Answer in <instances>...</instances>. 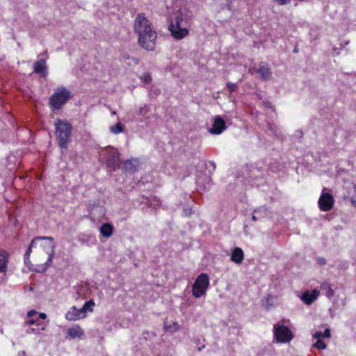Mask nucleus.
I'll return each mask as SVG.
<instances>
[{
	"mask_svg": "<svg viewBox=\"0 0 356 356\" xmlns=\"http://www.w3.org/2000/svg\"><path fill=\"white\" fill-rule=\"evenodd\" d=\"M323 337L324 338H330V330L327 328L325 330V331L323 332Z\"/></svg>",
	"mask_w": 356,
	"mask_h": 356,
	"instance_id": "36",
	"label": "nucleus"
},
{
	"mask_svg": "<svg viewBox=\"0 0 356 356\" xmlns=\"http://www.w3.org/2000/svg\"><path fill=\"white\" fill-rule=\"evenodd\" d=\"M95 305V302L92 300H90L89 301H87L85 302V304L83 306V310H88L90 312H92L93 310V307Z\"/></svg>",
	"mask_w": 356,
	"mask_h": 356,
	"instance_id": "25",
	"label": "nucleus"
},
{
	"mask_svg": "<svg viewBox=\"0 0 356 356\" xmlns=\"http://www.w3.org/2000/svg\"><path fill=\"white\" fill-rule=\"evenodd\" d=\"M244 259V254L241 248H235L231 255L232 261L236 264H241Z\"/></svg>",
	"mask_w": 356,
	"mask_h": 356,
	"instance_id": "17",
	"label": "nucleus"
},
{
	"mask_svg": "<svg viewBox=\"0 0 356 356\" xmlns=\"http://www.w3.org/2000/svg\"><path fill=\"white\" fill-rule=\"evenodd\" d=\"M267 126H268V129H266V131H269V134H271L275 135L276 134V129L274 127V126L272 125V124H268Z\"/></svg>",
	"mask_w": 356,
	"mask_h": 356,
	"instance_id": "30",
	"label": "nucleus"
},
{
	"mask_svg": "<svg viewBox=\"0 0 356 356\" xmlns=\"http://www.w3.org/2000/svg\"><path fill=\"white\" fill-rule=\"evenodd\" d=\"M39 317L41 319H45L47 318V315L44 313H40V315H39Z\"/></svg>",
	"mask_w": 356,
	"mask_h": 356,
	"instance_id": "41",
	"label": "nucleus"
},
{
	"mask_svg": "<svg viewBox=\"0 0 356 356\" xmlns=\"http://www.w3.org/2000/svg\"><path fill=\"white\" fill-rule=\"evenodd\" d=\"M314 347L318 350H323L326 348V344L321 339H317L316 343L314 344Z\"/></svg>",
	"mask_w": 356,
	"mask_h": 356,
	"instance_id": "27",
	"label": "nucleus"
},
{
	"mask_svg": "<svg viewBox=\"0 0 356 356\" xmlns=\"http://www.w3.org/2000/svg\"><path fill=\"white\" fill-rule=\"evenodd\" d=\"M275 2L278 3L280 5H286L290 3L291 0H274Z\"/></svg>",
	"mask_w": 356,
	"mask_h": 356,
	"instance_id": "34",
	"label": "nucleus"
},
{
	"mask_svg": "<svg viewBox=\"0 0 356 356\" xmlns=\"http://www.w3.org/2000/svg\"><path fill=\"white\" fill-rule=\"evenodd\" d=\"M163 328L166 332L174 333L179 330V325L177 322L168 321L167 318L164 321Z\"/></svg>",
	"mask_w": 356,
	"mask_h": 356,
	"instance_id": "16",
	"label": "nucleus"
},
{
	"mask_svg": "<svg viewBox=\"0 0 356 356\" xmlns=\"http://www.w3.org/2000/svg\"><path fill=\"white\" fill-rule=\"evenodd\" d=\"M106 165L113 170H116L120 167V154L113 147H110L106 156Z\"/></svg>",
	"mask_w": 356,
	"mask_h": 356,
	"instance_id": "9",
	"label": "nucleus"
},
{
	"mask_svg": "<svg viewBox=\"0 0 356 356\" xmlns=\"http://www.w3.org/2000/svg\"><path fill=\"white\" fill-rule=\"evenodd\" d=\"M319 292L316 289H314L312 293L305 292L301 296V300L307 305H311L317 299Z\"/></svg>",
	"mask_w": 356,
	"mask_h": 356,
	"instance_id": "14",
	"label": "nucleus"
},
{
	"mask_svg": "<svg viewBox=\"0 0 356 356\" xmlns=\"http://www.w3.org/2000/svg\"><path fill=\"white\" fill-rule=\"evenodd\" d=\"M65 318L69 321H76L80 319L78 309L75 306L71 307L70 309L66 313Z\"/></svg>",
	"mask_w": 356,
	"mask_h": 356,
	"instance_id": "22",
	"label": "nucleus"
},
{
	"mask_svg": "<svg viewBox=\"0 0 356 356\" xmlns=\"http://www.w3.org/2000/svg\"><path fill=\"white\" fill-rule=\"evenodd\" d=\"M349 44V41H348V40L345 41V42H344V44H343V47H345V45H347V44Z\"/></svg>",
	"mask_w": 356,
	"mask_h": 356,
	"instance_id": "46",
	"label": "nucleus"
},
{
	"mask_svg": "<svg viewBox=\"0 0 356 356\" xmlns=\"http://www.w3.org/2000/svg\"><path fill=\"white\" fill-rule=\"evenodd\" d=\"M35 332V328H33V327L29 328V329H28V330H26V332H27L28 334L34 333Z\"/></svg>",
	"mask_w": 356,
	"mask_h": 356,
	"instance_id": "40",
	"label": "nucleus"
},
{
	"mask_svg": "<svg viewBox=\"0 0 356 356\" xmlns=\"http://www.w3.org/2000/svg\"><path fill=\"white\" fill-rule=\"evenodd\" d=\"M31 263L30 260H24L25 265L30 269L29 264Z\"/></svg>",
	"mask_w": 356,
	"mask_h": 356,
	"instance_id": "43",
	"label": "nucleus"
},
{
	"mask_svg": "<svg viewBox=\"0 0 356 356\" xmlns=\"http://www.w3.org/2000/svg\"><path fill=\"white\" fill-rule=\"evenodd\" d=\"M354 188H355V195H354V197H355V198H356V187H355V186H354Z\"/></svg>",
	"mask_w": 356,
	"mask_h": 356,
	"instance_id": "47",
	"label": "nucleus"
},
{
	"mask_svg": "<svg viewBox=\"0 0 356 356\" xmlns=\"http://www.w3.org/2000/svg\"><path fill=\"white\" fill-rule=\"evenodd\" d=\"M327 189L324 188L322 191L321 195L318 199V207L322 211H330L334 203V200L332 194L325 193Z\"/></svg>",
	"mask_w": 356,
	"mask_h": 356,
	"instance_id": "8",
	"label": "nucleus"
},
{
	"mask_svg": "<svg viewBox=\"0 0 356 356\" xmlns=\"http://www.w3.org/2000/svg\"><path fill=\"white\" fill-rule=\"evenodd\" d=\"M226 88L230 92H236L238 89L237 84L232 82H227L226 84Z\"/></svg>",
	"mask_w": 356,
	"mask_h": 356,
	"instance_id": "26",
	"label": "nucleus"
},
{
	"mask_svg": "<svg viewBox=\"0 0 356 356\" xmlns=\"http://www.w3.org/2000/svg\"><path fill=\"white\" fill-rule=\"evenodd\" d=\"M210 164L213 167V168H216V163L213 161H211Z\"/></svg>",
	"mask_w": 356,
	"mask_h": 356,
	"instance_id": "45",
	"label": "nucleus"
},
{
	"mask_svg": "<svg viewBox=\"0 0 356 356\" xmlns=\"http://www.w3.org/2000/svg\"><path fill=\"white\" fill-rule=\"evenodd\" d=\"M78 312L79 314V318H83L86 316L85 314L86 312V310H83V307L80 309H78Z\"/></svg>",
	"mask_w": 356,
	"mask_h": 356,
	"instance_id": "35",
	"label": "nucleus"
},
{
	"mask_svg": "<svg viewBox=\"0 0 356 356\" xmlns=\"http://www.w3.org/2000/svg\"><path fill=\"white\" fill-rule=\"evenodd\" d=\"M350 201H351V203L353 204V205H356V198L355 197H352L350 199Z\"/></svg>",
	"mask_w": 356,
	"mask_h": 356,
	"instance_id": "42",
	"label": "nucleus"
},
{
	"mask_svg": "<svg viewBox=\"0 0 356 356\" xmlns=\"http://www.w3.org/2000/svg\"><path fill=\"white\" fill-rule=\"evenodd\" d=\"M192 213H193V210L191 208H186L183 210L182 215L184 216H189L192 214Z\"/></svg>",
	"mask_w": 356,
	"mask_h": 356,
	"instance_id": "31",
	"label": "nucleus"
},
{
	"mask_svg": "<svg viewBox=\"0 0 356 356\" xmlns=\"http://www.w3.org/2000/svg\"><path fill=\"white\" fill-rule=\"evenodd\" d=\"M36 314H37L36 311L31 310V311H29L28 312L27 316H28V317H32V316H33L34 315H36Z\"/></svg>",
	"mask_w": 356,
	"mask_h": 356,
	"instance_id": "39",
	"label": "nucleus"
},
{
	"mask_svg": "<svg viewBox=\"0 0 356 356\" xmlns=\"http://www.w3.org/2000/svg\"><path fill=\"white\" fill-rule=\"evenodd\" d=\"M317 261L320 265H325L326 264V260L323 257H318Z\"/></svg>",
	"mask_w": 356,
	"mask_h": 356,
	"instance_id": "37",
	"label": "nucleus"
},
{
	"mask_svg": "<svg viewBox=\"0 0 356 356\" xmlns=\"http://www.w3.org/2000/svg\"><path fill=\"white\" fill-rule=\"evenodd\" d=\"M113 226L108 222L104 223L100 227V233L104 237L108 238L112 236Z\"/></svg>",
	"mask_w": 356,
	"mask_h": 356,
	"instance_id": "19",
	"label": "nucleus"
},
{
	"mask_svg": "<svg viewBox=\"0 0 356 356\" xmlns=\"http://www.w3.org/2000/svg\"><path fill=\"white\" fill-rule=\"evenodd\" d=\"M261 304L267 310H270L275 307V305L273 301V296L270 295H268L267 297L262 299Z\"/></svg>",
	"mask_w": 356,
	"mask_h": 356,
	"instance_id": "23",
	"label": "nucleus"
},
{
	"mask_svg": "<svg viewBox=\"0 0 356 356\" xmlns=\"http://www.w3.org/2000/svg\"><path fill=\"white\" fill-rule=\"evenodd\" d=\"M38 322L37 319L31 318L26 322L28 325H33L35 324Z\"/></svg>",
	"mask_w": 356,
	"mask_h": 356,
	"instance_id": "38",
	"label": "nucleus"
},
{
	"mask_svg": "<svg viewBox=\"0 0 356 356\" xmlns=\"http://www.w3.org/2000/svg\"><path fill=\"white\" fill-rule=\"evenodd\" d=\"M38 241H53L54 238L51 236H35V237H34L31 240L30 245H29L27 250L25 252V253H26V254H31V253L32 252V248L34 246L35 243Z\"/></svg>",
	"mask_w": 356,
	"mask_h": 356,
	"instance_id": "20",
	"label": "nucleus"
},
{
	"mask_svg": "<svg viewBox=\"0 0 356 356\" xmlns=\"http://www.w3.org/2000/svg\"><path fill=\"white\" fill-rule=\"evenodd\" d=\"M209 284V276L206 273H201L196 278L193 284L192 293L195 298H200L203 296Z\"/></svg>",
	"mask_w": 356,
	"mask_h": 356,
	"instance_id": "5",
	"label": "nucleus"
},
{
	"mask_svg": "<svg viewBox=\"0 0 356 356\" xmlns=\"http://www.w3.org/2000/svg\"><path fill=\"white\" fill-rule=\"evenodd\" d=\"M110 131L114 134H118L124 132V127L121 122H118L116 124L110 127Z\"/></svg>",
	"mask_w": 356,
	"mask_h": 356,
	"instance_id": "24",
	"label": "nucleus"
},
{
	"mask_svg": "<svg viewBox=\"0 0 356 356\" xmlns=\"http://www.w3.org/2000/svg\"><path fill=\"white\" fill-rule=\"evenodd\" d=\"M8 257V253L6 250L0 249V273L7 271Z\"/></svg>",
	"mask_w": 356,
	"mask_h": 356,
	"instance_id": "15",
	"label": "nucleus"
},
{
	"mask_svg": "<svg viewBox=\"0 0 356 356\" xmlns=\"http://www.w3.org/2000/svg\"><path fill=\"white\" fill-rule=\"evenodd\" d=\"M294 52H298V49L296 48L294 49L293 50Z\"/></svg>",
	"mask_w": 356,
	"mask_h": 356,
	"instance_id": "49",
	"label": "nucleus"
},
{
	"mask_svg": "<svg viewBox=\"0 0 356 356\" xmlns=\"http://www.w3.org/2000/svg\"><path fill=\"white\" fill-rule=\"evenodd\" d=\"M170 20L168 30L175 39L181 40L189 33L190 19L181 10H178Z\"/></svg>",
	"mask_w": 356,
	"mask_h": 356,
	"instance_id": "2",
	"label": "nucleus"
},
{
	"mask_svg": "<svg viewBox=\"0 0 356 356\" xmlns=\"http://www.w3.org/2000/svg\"><path fill=\"white\" fill-rule=\"evenodd\" d=\"M270 211L266 206L260 207L253 211L252 220L253 221L261 220L266 218Z\"/></svg>",
	"mask_w": 356,
	"mask_h": 356,
	"instance_id": "13",
	"label": "nucleus"
},
{
	"mask_svg": "<svg viewBox=\"0 0 356 356\" xmlns=\"http://www.w3.org/2000/svg\"><path fill=\"white\" fill-rule=\"evenodd\" d=\"M148 110L147 109V105H145L143 107H140L138 111V114L141 115H145Z\"/></svg>",
	"mask_w": 356,
	"mask_h": 356,
	"instance_id": "32",
	"label": "nucleus"
},
{
	"mask_svg": "<svg viewBox=\"0 0 356 356\" xmlns=\"http://www.w3.org/2000/svg\"><path fill=\"white\" fill-rule=\"evenodd\" d=\"M273 332L274 337L277 342L287 343L293 339L292 332L284 325H275Z\"/></svg>",
	"mask_w": 356,
	"mask_h": 356,
	"instance_id": "6",
	"label": "nucleus"
},
{
	"mask_svg": "<svg viewBox=\"0 0 356 356\" xmlns=\"http://www.w3.org/2000/svg\"><path fill=\"white\" fill-rule=\"evenodd\" d=\"M320 289L325 292V296L328 298H332L334 295V290L332 289L331 285L327 282H323V283H321Z\"/></svg>",
	"mask_w": 356,
	"mask_h": 356,
	"instance_id": "21",
	"label": "nucleus"
},
{
	"mask_svg": "<svg viewBox=\"0 0 356 356\" xmlns=\"http://www.w3.org/2000/svg\"><path fill=\"white\" fill-rule=\"evenodd\" d=\"M71 97V92L65 88H58L49 97V105L53 111L59 110Z\"/></svg>",
	"mask_w": 356,
	"mask_h": 356,
	"instance_id": "4",
	"label": "nucleus"
},
{
	"mask_svg": "<svg viewBox=\"0 0 356 356\" xmlns=\"http://www.w3.org/2000/svg\"><path fill=\"white\" fill-rule=\"evenodd\" d=\"M33 72L39 74L42 77L47 76V66L44 59H40L33 63Z\"/></svg>",
	"mask_w": 356,
	"mask_h": 356,
	"instance_id": "12",
	"label": "nucleus"
},
{
	"mask_svg": "<svg viewBox=\"0 0 356 356\" xmlns=\"http://www.w3.org/2000/svg\"><path fill=\"white\" fill-rule=\"evenodd\" d=\"M204 347V346H202V347L198 348V350H199V351H200V350H202V348H203Z\"/></svg>",
	"mask_w": 356,
	"mask_h": 356,
	"instance_id": "48",
	"label": "nucleus"
},
{
	"mask_svg": "<svg viewBox=\"0 0 356 356\" xmlns=\"http://www.w3.org/2000/svg\"><path fill=\"white\" fill-rule=\"evenodd\" d=\"M134 28L138 36V43L141 47L148 51L155 48L157 33L152 28L151 23L145 17L144 13H138L135 19Z\"/></svg>",
	"mask_w": 356,
	"mask_h": 356,
	"instance_id": "1",
	"label": "nucleus"
},
{
	"mask_svg": "<svg viewBox=\"0 0 356 356\" xmlns=\"http://www.w3.org/2000/svg\"><path fill=\"white\" fill-rule=\"evenodd\" d=\"M257 73L260 75L261 79L263 81L269 80L272 76V72L270 67L267 63L261 62L259 65V67L257 70Z\"/></svg>",
	"mask_w": 356,
	"mask_h": 356,
	"instance_id": "11",
	"label": "nucleus"
},
{
	"mask_svg": "<svg viewBox=\"0 0 356 356\" xmlns=\"http://www.w3.org/2000/svg\"><path fill=\"white\" fill-rule=\"evenodd\" d=\"M41 246L43 248L46 254H48V259L42 266V269L35 270V272L38 273H43L46 271L47 269L51 265L55 254L54 249L56 248V244L54 240L53 241H49L48 243H44L43 244H41Z\"/></svg>",
	"mask_w": 356,
	"mask_h": 356,
	"instance_id": "7",
	"label": "nucleus"
},
{
	"mask_svg": "<svg viewBox=\"0 0 356 356\" xmlns=\"http://www.w3.org/2000/svg\"><path fill=\"white\" fill-rule=\"evenodd\" d=\"M67 334L72 339L81 338V337L84 334V332L80 325H76L75 326L70 327L67 330Z\"/></svg>",
	"mask_w": 356,
	"mask_h": 356,
	"instance_id": "18",
	"label": "nucleus"
},
{
	"mask_svg": "<svg viewBox=\"0 0 356 356\" xmlns=\"http://www.w3.org/2000/svg\"><path fill=\"white\" fill-rule=\"evenodd\" d=\"M226 129L225 122L220 116H216L214 118L211 128L209 131L211 134H220Z\"/></svg>",
	"mask_w": 356,
	"mask_h": 356,
	"instance_id": "10",
	"label": "nucleus"
},
{
	"mask_svg": "<svg viewBox=\"0 0 356 356\" xmlns=\"http://www.w3.org/2000/svg\"><path fill=\"white\" fill-rule=\"evenodd\" d=\"M140 79L145 83L149 84L152 81V77L149 73H145L142 76H140Z\"/></svg>",
	"mask_w": 356,
	"mask_h": 356,
	"instance_id": "29",
	"label": "nucleus"
},
{
	"mask_svg": "<svg viewBox=\"0 0 356 356\" xmlns=\"http://www.w3.org/2000/svg\"><path fill=\"white\" fill-rule=\"evenodd\" d=\"M313 337L316 339H321V338L323 337V332L321 331H316Z\"/></svg>",
	"mask_w": 356,
	"mask_h": 356,
	"instance_id": "33",
	"label": "nucleus"
},
{
	"mask_svg": "<svg viewBox=\"0 0 356 356\" xmlns=\"http://www.w3.org/2000/svg\"><path fill=\"white\" fill-rule=\"evenodd\" d=\"M29 257H30V254H26V253H24V260H29Z\"/></svg>",
	"mask_w": 356,
	"mask_h": 356,
	"instance_id": "44",
	"label": "nucleus"
},
{
	"mask_svg": "<svg viewBox=\"0 0 356 356\" xmlns=\"http://www.w3.org/2000/svg\"><path fill=\"white\" fill-rule=\"evenodd\" d=\"M55 134L58 145L61 149H67L72 135V126L65 120L58 118L54 122Z\"/></svg>",
	"mask_w": 356,
	"mask_h": 356,
	"instance_id": "3",
	"label": "nucleus"
},
{
	"mask_svg": "<svg viewBox=\"0 0 356 356\" xmlns=\"http://www.w3.org/2000/svg\"><path fill=\"white\" fill-rule=\"evenodd\" d=\"M125 167L127 170H131V171H136V166L134 164V163L129 160L125 162Z\"/></svg>",
	"mask_w": 356,
	"mask_h": 356,
	"instance_id": "28",
	"label": "nucleus"
}]
</instances>
